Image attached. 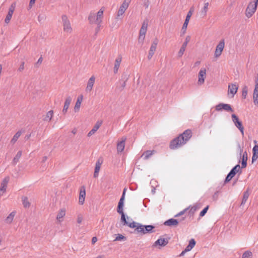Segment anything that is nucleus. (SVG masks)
<instances>
[{
	"instance_id": "f257e3e1",
	"label": "nucleus",
	"mask_w": 258,
	"mask_h": 258,
	"mask_svg": "<svg viewBox=\"0 0 258 258\" xmlns=\"http://www.w3.org/2000/svg\"><path fill=\"white\" fill-rule=\"evenodd\" d=\"M192 132L190 130H186L178 137L172 140L170 144V148L172 150L177 149L185 144L191 138Z\"/></svg>"
},
{
	"instance_id": "f03ea898",
	"label": "nucleus",
	"mask_w": 258,
	"mask_h": 258,
	"mask_svg": "<svg viewBox=\"0 0 258 258\" xmlns=\"http://www.w3.org/2000/svg\"><path fill=\"white\" fill-rule=\"evenodd\" d=\"M129 227L131 228H135V231L136 233L143 235L155 232L154 226L151 225H143L135 221L131 222L129 225Z\"/></svg>"
},
{
	"instance_id": "7ed1b4c3",
	"label": "nucleus",
	"mask_w": 258,
	"mask_h": 258,
	"mask_svg": "<svg viewBox=\"0 0 258 258\" xmlns=\"http://www.w3.org/2000/svg\"><path fill=\"white\" fill-rule=\"evenodd\" d=\"M104 9L101 8L100 10L96 14L94 12H90L88 16V21L90 24L101 23L103 17Z\"/></svg>"
},
{
	"instance_id": "20e7f679",
	"label": "nucleus",
	"mask_w": 258,
	"mask_h": 258,
	"mask_svg": "<svg viewBox=\"0 0 258 258\" xmlns=\"http://www.w3.org/2000/svg\"><path fill=\"white\" fill-rule=\"evenodd\" d=\"M258 2L256 1L249 3L245 11V15L247 18L251 17L256 11Z\"/></svg>"
},
{
	"instance_id": "39448f33",
	"label": "nucleus",
	"mask_w": 258,
	"mask_h": 258,
	"mask_svg": "<svg viewBox=\"0 0 258 258\" xmlns=\"http://www.w3.org/2000/svg\"><path fill=\"white\" fill-rule=\"evenodd\" d=\"M61 20L63 31L67 33H71L73 31V28L68 17L66 15H63L61 16Z\"/></svg>"
},
{
	"instance_id": "423d86ee",
	"label": "nucleus",
	"mask_w": 258,
	"mask_h": 258,
	"mask_svg": "<svg viewBox=\"0 0 258 258\" xmlns=\"http://www.w3.org/2000/svg\"><path fill=\"white\" fill-rule=\"evenodd\" d=\"M148 25V21H144L142 24V27L140 30L139 42H141V43H143L144 40L145 35L147 30Z\"/></svg>"
},
{
	"instance_id": "0eeeda50",
	"label": "nucleus",
	"mask_w": 258,
	"mask_h": 258,
	"mask_svg": "<svg viewBox=\"0 0 258 258\" xmlns=\"http://www.w3.org/2000/svg\"><path fill=\"white\" fill-rule=\"evenodd\" d=\"M232 120L235 126L238 128L241 133L242 136H244V127L242 125V122L239 120L238 117L235 114L231 115Z\"/></svg>"
},
{
	"instance_id": "6e6552de",
	"label": "nucleus",
	"mask_w": 258,
	"mask_h": 258,
	"mask_svg": "<svg viewBox=\"0 0 258 258\" xmlns=\"http://www.w3.org/2000/svg\"><path fill=\"white\" fill-rule=\"evenodd\" d=\"M224 46L225 41L224 39H222L219 42V43L216 46L214 53L215 57H218L221 55V53L224 49Z\"/></svg>"
},
{
	"instance_id": "1a4fd4ad",
	"label": "nucleus",
	"mask_w": 258,
	"mask_h": 258,
	"mask_svg": "<svg viewBox=\"0 0 258 258\" xmlns=\"http://www.w3.org/2000/svg\"><path fill=\"white\" fill-rule=\"evenodd\" d=\"M131 0H124L117 12V16H122L127 9Z\"/></svg>"
},
{
	"instance_id": "9d476101",
	"label": "nucleus",
	"mask_w": 258,
	"mask_h": 258,
	"mask_svg": "<svg viewBox=\"0 0 258 258\" xmlns=\"http://www.w3.org/2000/svg\"><path fill=\"white\" fill-rule=\"evenodd\" d=\"M215 109L217 111H221L223 109L227 111H233V110L229 104L224 103H219L217 104L215 107Z\"/></svg>"
},
{
	"instance_id": "9b49d317",
	"label": "nucleus",
	"mask_w": 258,
	"mask_h": 258,
	"mask_svg": "<svg viewBox=\"0 0 258 258\" xmlns=\"http://www.w3.org/2000/svg\"><path fill=\"white\" fill-rule=\"evenodd\" d=\"M184 219L185 217H182L179 220L171 218L165 221L164 225L168 226H176L178 224L179 221H181Z\"/></svg>"
},
{
	"instance_id": "f8f14e48",
	"label": "nucleus",
	"mask_w": 258,
	"mask_h": 258,
	"mask_svg": "<svg viewBox=\"0 0 258 258\" xmlns=\"http://www.w3.org/2000/svg\"><path fill=\"white\" fill-rule=\"evenodd\" d=\"M15 7H16V3H13L11 5L10 7L9 8L8 13V14L6 16V18L5 20V22L6 23L8 24L10 22V21L12 17L13 13L15 11Z\"/></svg>"
},
{
	"instance_id": "ddd939ff",
	"label": "nucleus",
	"mask_w": 258,
	"mask_h": 258,
	"mask_svg": "<svg viewBox=\"0 0 258 258\" xmlns=\"http://www.w3.org/2000/svg\"><path fill=\"white\" fill-rule=\"evenodd\" d=\"M9 180L10 177L9 176H7L2 181L0 187V196L3 195V194L6 191L7 187V184Z\"/></svg>"
},
{
	"instance_id": "4468645a",
	"label": "nucleus",
	"mask_w": 258,
	"mask_h": 258,
	"mask_svg": "<svg viewBox=\"0 0 258 258\" xmlns=\"http://www.w3.org/2000/svg\"><path fill=\"white\" fill-rule=\"evenodd\" d=\"M190 40V37L189 36H187L185 38V41L183 43L182 46L181 47L178 53V57H180L182 56V55L184 53V52L185 51V50L186 49V47L187 46V45L188 43L189 42Z\"/></svg>"
},
{
	"instance_id": "2eb2a0df",
	"label": "nucleus",
	"mask_w": 258,
	"mask_h": 258,
	"mask_svg": "<svg viewBox=\"0 0 258 258\" xmlns=\"http://www.w3.org/2000/svg\"><path fill=\"white\" fill-rule=\"evenodd\" d=\"M206 75V70L205 68L201 69L199 73V79H198V84L202 85L204 84L205 82V79Z\"/></svg>"
},
{
	"instance_id": "dca6fc26",
	"label": "nucleus",
	"mask_w": 258,
	"mask_h": 258,
	"mask_svg": "<svg viewBox=\"0 0 258 258\" xmlns=\"http://www.w3.org/2000/svg\"><path fill=\"white\" fill-rule=\"evenodd\" d=\"M194 10L193 8H190V10L188 11V12L187 14L185 21L183 23V25L182 28V30H183V33L184 32V31L186 30V29L187 28V25L188 24L189 19L192 14V13L194 12Z\"/></svg>"
},
{
	"instance_id": "f3484780",
	"label": "nucleus",
	"mask_w": 258,
	"mask_h": 258,
	"mask_svg": "<svg viewBox=\"0 0 258 258\" xmlns=\"http://www.w3.org/2000/svg\"><path fill=\"white\" fill-rule=\"evenodd\" d=\"M95 81V78L94 76H91L89 79L85 91L86 92H90L93 88Z\"/></svg>"
},
{
	"instance_id": "a211bd4d",
	"label": "nucleus",
	"mask_w": 258,
	"mask_h": 258,
	"mask_svg": "<svg viewBox=\"0 0 258 258\" xmlns=\"http://www.w3.org/2000/svg\"><path fill=\"white\" fill-rule=\"evenodd\" d=\"M253 103L258 105V78L255 80V85L253 94Z\"/></svg>"
},
{
	"instance_id": "6ab92c4d",
	"label": "nucleus",
	"mask_w": 258,
	"mask_h": 258,
	"mask_svg": "<svg viewBox=\"0 0 258 258\" xmlns=\"http://www.w3.org/2000/svg\"><path fill=\"white\" fill-rule=\"evenodd\" d=\"M126 188L123 189L122 196L119 200V201L118 203V206L117 208V211L123 210V205H124V201L125 199V195L126 191Z\"/></svg>"
},
{
	"instance_id": "aec40b11",
	"label": "nucleus",
	"mask_w": 258,
	"mask_h": 258,
	"mask_svg": "<svg viewBox=\"0 0 258 258\" xmlns=\"http://www.w3.org/2000/svg\"><path fill=\"white\" fill-rule=\"evenodd\" d=\"M126 188L123 189L122 196L119 200V201L118 203V206L117 208V211L123 210V205H124V201L125 199V195L126 191Z\"/></svg>"
},
{
	"instance_id": "412c9836",
	"label": "nucleus",
	"mask_w": 258,
	"mask_h": 258,
	"mask_svg": "<svg viewBox=\"0 0 258 258\" xmlns=\"http://www.w3.org/2000/svg\"><path fill=\"white\" fill-rule=\"evenodd\" d=\"M238 86L235 84H231L228 85V94H231V97H233L234 95L237 93L238 90Z\"/></svg>"
},
{
	"instance_id": "4be33fe9",
	"label": "nucleus",
	"mask_w": 258,
	"mask_h": 258,
	"mask_svg": "<svg viewBox=\"0 0 258 258\" xmlns=\"http://www.w3.org/2000/svg\"><path fill=\"white\" fill-rule=\"evenodd\" d=\"M122 60V57L120 55H119L115 60L114 66L113 68V72L114 74H116L118 72L119 68L121 62Z\"/></svg>"
},
{
	"instance_id": "5701e85b",
	"label": "nucleus",
	"mask_w": 258,
	"mask_h": 258,
	"mask_svg": "<svg viewBox=\"0 0 258 258\" xmlns=\"http://www.w3.org/2000/svg\"><path fill=\"white\" fill-rule=\"evenodd\" d=\"M86 196V191L84 186H82L80 191L79 202L81 205H83L84 203Z\"/></svg>"
},
{
	"instance_id": "b1692460",
	"label": "nucleus",
	"mask_w": 258,
	"mask_h": 258,
	"mask_svg": "<svg viewBox=\"0 0 258 258\" xmlns=\"http://www.w3.org/2000/svg\"><path fill=\"white\" fill-rule=\"evenodd\" d=\"M72 97L71 96H68L67 98L66 99V100L64 101L63 108L62 109V113L63 114H66L68 111V109L69 107V106L71 104V102L72 101Z\"/></svg>"
},
{
	"instance_id": "393cba45",
	"label": "nucleus",
	"mask_w": 258,
	"mask_h": 258,
	"mask_svg": "<svg viewBox=\"0 0 258 258\" xmlns=\"http://www.w3.org/2000/svg\"><path fill=\"white\" fill-rule=\"evenodd\" d=\"M168 243V240L166 239H165L164 238H160L158 239L157 240H156L154 243L153 244V246H156L158 245L161 246H164L166 245Z\"/></svg>"
},
{
	"instance_id": "a878e982",
	"label": "nucleus",
	"mask_w": 258,
	"mask_h": 258,
	"mask_svg": "<svg viewBox=\"0 0 258 258\" xmlns=\"http://www.w3.org/2000/svg\"><path fill=\"white\" fill-rule=\"evenodd\" d=\"M102 124L101 121H98L93 126V128L88 133V136L90 137L93 135L99 129Z\"/></svg>"
},
{
	"instance_id": "bb28decb",
	"label": "nucleus",
	"mask_w": 258,
	"mask_h": 258,
	"mask_svg": "<svg viewBox=\"0 0 258 258\" xmlns=\"http://www.w3.org/2000/svg\"><path fill=\"white\" fill-rule=\"evenodd\" d=\"M125 140V138H122V141L118 142L116 148L117 151L118 153L122 152L124 150Z\"/></svg>"
},
{
	"instance_id": "cd10ccee",
	"label": "nucleus",
	"mask_w": 258,
	"mask_h": 258,
	"mask_svg": "<svg viewBox=\"0 0 258 258\" xmlns=\"http://www.w3.org/2000/svg\"><path fill=\"white\" fill-rule=\"evenodd\" d=\"M117 213L121 215L120 221L122 223L123 225H127L129 227V225L131 223H128L126 221L125 214L123 212V210L117 211Z\"/></svg>"
},
{
	"instance_id": "c85d7f7f",
	"label": "nucleus",
	"mask_w": 258,
	"mask_h": 258,
	"mask_svg": "<svg viewBox=\"0 0 258 258\" xmlns=\"http://www.w3.org/2000/svg\"><path fill=\"white\" fill-rule=\"evenodd\" d=\"M247 153L246 151L242 155L241 168H244L247 166Z\"/></svg>"
},
{
	"instance_id": "c756f323",
	"label": "nucleus",
	"mask_w": 258,
	"mask_h": 258,
	"mask_svg": "<svg viewBox=\"0 0 258 258\" xmlns=\"http://www.w3.org/2000/svg\"><path fill=\"white\" fill-rule=\"evenodd\" d=\"M102 164V161L100 162L99 160H98L95 164V171L94 173V177H97L98 176V173L100 169L101 165Z\"/></svg>"
},
{
	"instance_id": "7c9ffc66",
	"label": "nucleus",
	"mask_w": 258,
	"mask_h": 258,
	"mask_svg": "<svg viewBox=\"0 0 258 258\" xmlns=\"http://www.w3.org/2000/svg\"><path fill=\"white\" fill-rule=\"evenodd\" d=\"M158 40L157 38L155 39L150 47L149 52L154 54L157 46L158 45Z\"/></svg>"
},
{
	"instance_id": "2f4dec72",
	"label": "nucleus",
	"mask_w": 258,
	"mask_h": 258,
	"mask_svg": "<svg viewBox=\"0 0 258 258\" xmlns=\"http://www.w3.org/2000/svg\"><path fill=\"white\" fill-rule=\"evenodd\" d=\"M66 215V210L63 209H60L56 216V219L59 221L61 222L62 221V218Z\"/></svg>"
},
{
	"instance_id": "473e14b6",
	"label": "nucleus",
	"mask_w": 258,
	"mask_h": 258,
	"mask_svg": "<svg viewBox=\"0 0 258 258\" xmlns=\"http://www.w3.org/2000/svg\"><path fill=\"white\" fill-rule=\"evenodd\" d=\"M209 5V4L208 2L205 3L204 4V7L202 9L201 11V14L203 17H205L207 15Z\"/></svg>"
},
{
	"instance_id": "72a5a7b5",
	"label": "nucleus",
	"mask_w": 258,
	"mask_h": 258,
	"mask_svg": "<svg viewBox=\"0 0 258 258\" xmlns=\"http://www.w3.org/2000/svg\"><path fill=\"white\" fill-rule=\"evenodd\" d=\"M154 152V150H147L143 153L142 157H143L144 159L147 160L153 154Z\"/></svg>"
},
{
	"instance_id": "f704fd0d",
	"label": "nucleus",
	"mask_w": 258,
	"mask_h": 258,
	"mask_svg": "<svg viewBox=\"0 0 258 258\" xmlns=\"http://www.w3.org/2000/svg\"><path fill=\"white\" fill-rule=\"evenodd\" d=\"M22 134V131H18L15 135L13 136V138L11 139V143L13 144H14L18 140L19 138L21 136Z\"/></svg>"
},
{
	"instance_id": "c9c22d12",
	"label": "nucleus",
	"mask_w": 258,
	"mask_h": 258,
	"mask_svg": "<svg viewBox=\"0 0 258 258\" xmlns=\"http://www.w3.org/2000/svg\"><path fill=\"white\" fill-rule=\"evenodd\" d=\"M16 212H11L9 215L6 218L5 221L7 223L10 224L12 222L14 217L15 216Z\"/></svg>"
},
{
	"instance_id": "e433bc0d",
	"label": "nucleus",
	"mask_w": 258,
	"mask_h": 258,
	"mask_svg": "<svg viewBox=\"0 0 258 258\" xmlns=\"http://www.w3.org/2000/svg\"><path fill=\"white\" fill-rule=\"evenodd\" d=\"M22 154V152L21 151H19L15 156V157L14 158L12 163L14 165H16L19 161V159H20L21 156Z\"/></svg>"
},
{
	"instance_id": "4c0bfd02",
	"label": "nucleus",
	"mask_w": 258,
	"mask_h": 258,
	"mask_svg": "<svg viewBox=\"0 0 258 258\" xmlns=\"http://www.w3.org/2000/svg\"><path fill=\"white\" fill-rule=\"evenodd\" d=\"M53 115V111L52 110H50L47 113L45 117L43 119L45 121H50L52 118Z\"/></svg>"
},
{
	"instance_id": "58836bf2",
	"label": "nucleus",
	"mask_w": 258,
	"mask_h": 258,
	"mask_svg": "<svg viewBox=\"0 0 258 258\" xmlns=\"http://www.w3.org/2000/svg\"><path fill=\"white\" fill-rule=\"evenodd\" d=\"M23 205L25 208H29L30 206V203L28 201V198L26 197L22 198Z\"/></svg>"
},
{
	"instance_id": "ea45409f",
	"label": "nucleus",
	"mask_w": 258,
	"mask_h": 258,
	"mask_svg": "<svg viewBox=\"0 0 258 258\" xmlns=\"http://www.w3.org/2000/svg\"><path fill=\"white\" fill-rule=\"evenodd\" d=\"M249 193L248 191H245L243 194L242 200L241 203V205H244L245 203L246 202L248 197H249Z\"/></svg>"
},
{
	"instance_id": "a19ab883",
	"label": "nucleus",
	"mask_w": 258,
	"mask_h": 258,
	"mask_svg": "<svg viewBox=\"0 0 258 258\" xmlns=\"http://www.w3.org/2000/svg\"><path fill=\"white\" fill-rule=\"evenodd\" d=\"M235 175V174H234L233 173V171L230 170L225 178V182L226 183L229 182L234 176Z\"/></svg>"
},
{
	"instance_id": "79ce46f5",
	"label": "nucleus",
	"mask_w": 258,
	"mask_h": 258,
	"mask_svg": "<svg viewBox=\"0 0 258 258\" xmlns=\"http://www.w3.org/2000/svg\"><path fill=\"white\" fill-rule=\"evenodd\" d=\"M252 253L250 251H245L242 255V258H252Z\"/></svg>"
},
{
	"instance_id": "37998d69",
	"label": "nucleus",
	"mask_w": 258,
	"mask_h": 258,
	"mask_svg": "<svg viewBox=\"0 0 258 258\" xmlns=\"http://www.w3.org/2000/svg\"><path fill=\"white\" fill-rule=\"evenodd\" d=\"M126 240V237L120 234H118L114 241H121Z\"/></svg>"
},
{
	"instance_id": "c03bdc74",
	"label": "nucleus",
	"mask_w": 258,
	"mask_h": 258,
	"mask_svg": "<svg viewBox=\"0 0 258 258\" xmlns=\"http://www.w3.org/2000/svg\"><path fill=\"white\" fill-rule=\"evenodd\" d=\"M240 167L239 164L236 165L231 170V171H233V173L234 174H236L237 172H238L240 170Z\"/></svg>"
},
{
	"instance_id": "a18cd8bd",
	"label": "nucleus",
	"mask_w": 258,
	"mask_h": 258,
	"mask_svg": "<svg viewBox=\"0 0 258 258\" xmlns=\"http://www.w3.org/2000/svg\"><path fill=\"white\" fill-rule=\"evenodd\" d=\"M247 94V88L246 86H245L243 88L242 91V96L243 98H246Z\"/></svg>"
},
{
	"instance_id": "49530a36",
	"label": "nucleus",
	"mask_w": 258,
	"mask_h": 258,
	"mask_svg": "<svg viewBox=\"0 0 258 258\" xmlns=\"http://www.w3.org/2000/svg\"><path fill=\"white\" fill-rule=\"evenodd\" d=\"M122 78L123 80V82L121 84L122 90L126 86V82L128 79V77L126 75L122 76Z\"/></svg>"
},
{
	"instance_id": "de8ad7c7",
	"label": "nucleus",
	"mask_w": 258,
	"mask_h": 258,
	"mask_svg": "<svg viewBox=\"0 0 258 258\" xmlns=\"http://www.w3.org/2000/svg\"><path fill=\"white\" fill-rule=\"evenodd\" d=\"M209 209V206H206L200 213V217H203L206 213L207 212V211Z\"/></svg>"
},
{
	"instance_id": "09e8293b",
	"label": "nucleus",
	"mask_w": 258,
	"mask_h": 258,
	"mask_svg": "<svg viewBox=\"0 0 258 258\" xmlns=\"http://www.w3.org/2000/svg\"><path fill=\"white\" fill-rule=\"evenodd\" d=\"M252 154L258 156V146L255 145L252 149Z\"/></svg>"
},
{
	"instance_id": "8fccbe9b",
	"label": "nucleus",
	"mask_w": 258,
	"mask_h": 258,
	"mask_svg": "<svg viewBox=\"0 0 258 258\" xmlns=\"http://www.w3.org/2000/svg\"><path fill=\"white\" fill-rule=\"evenodd\" d=\"M81 104V103H80V102H76V104H75V105L74 107V110L75 112H77L79 110V109L80 108Z\"/></svg>"
},
{
	"instance_id": "3c124183",
	"label": "nucleus",
	"mask_w": 258,
	"mask_h": 258,
	"mask_svg": "<svg viewBox=\"0 0 258 258\" xmlns=\"http://www.w3.org/2000/svg\"><path fill=\"white\" fill-rule=\"evenodd\" d=\"M188 245H190V246L193 248L196 245V241L195 239L193 238L191 239L189 241Z\"/></svg>"
},
{
	"instance_id": "603ef678",
	"label": "nucleus",
	"mask_w": 258,
	"mask_h": 258,
	"mask_svg": "<svg viewBox=\"0 0 258 258\" xmlns=\"http://www.w3.org/2000/svg\"><path fill=\"white\" fill-rule=\"evenodd\" d=\"M187 209L188 208L185 209L184 210H182V211L180 212L179 213L175 215L174 217H178L180 216L183 215L185 213V211L187 210Z\"/></svg>"
},
{
	"instance_id": "864d4df0",
	"label": "nucleus",
	"mask_w": 258,
	"mask_h": 258,
	"mask_svg": "<svg viewBox=\"0 0 258 258\" xmlns=\"http://www.w3.org/2000/svg\"><path fill=\"white\" fill-rule=\"evenodd\" d=\"M97 24V27L96 28H95V34H97L100 30V27H101V23H96Z\"/></svg>"
},
{
	"instance_id": "5fc2aeb1",
	"label": "nucleus",
	"mask_w": 258,
	"mask_h": 258,
	"mask_svg": "<svg viewBox=\"0 0 258 258\" xmlns=\"http://www.w3.org/2000/svg\"><path fill=\"white\" fill-rule=\"evenodd\" d=\"M82 220H83V216L80 214L78 215V217H77V223L79 224H80V223H81Z\"/></svg>"
},
{
	"instance_id": "6e6d98bb",
	"label": "nucleus",
	"mask_w": 258,
	"mask_h": 258,
	"mask_svg": "<svg viewBox=\"0 0 258 258\" xmlns=\"http://www.w3.org/2000/svg\"><path fill=\"white\" fill-rule=\"evenodd\" d=\"M24 63H25L24 62H22L21 63V64H20V67H19V69L18 70V71L22 72L24 70Z\"/></svg>"
},
{
	"instance_id": "4d7b16f0",
	"label": "nucleus",
	"mask_w": 258,
	"mask_h": 258,
	"mask_svg": "<svg viewBox=\"0 0 258 258\" xmlns=\"http://www.w3.org/2000/svg\"><path fill=\"white\" fill-rule=\"evenodd\" d=\"M36 0H30L29 4V9H30L34 5Z\"/></svg>"
},
{
	"instance_id": "13d9d810",
	"label": "nucleus",
	"mask_w": 258,
	"mask_h": 258,
	"mask_svg": "<svg viewBox=\"0 0 258 258\" xmlns=\"http://www.w3.org/2000/svg\"><path fill=\"white\" fill-rule=\"evenodd\" d=\"M83 99V96L82 95H81L78 97L77 100L76 102L82 103Z\"/></svg>"
},
{
	"instance_id": "bf43d9fd",
	"label": "nucleus",
	"mask_w": 258,
	"mask_h": 258,
	"mask_svg": "<svg viewBox=\"0 0 258 258\" xmlns=\"http://www.w3.org/2000/svg\"><path fill=\"white\" fill-rule=\"evenodd\" d=\"M197 209H198V207L196 206H194L191 208L190 211L192 213H194L195 211H197Z\"/></svg>"
},
{
	"instance_id": "052dcab7",
	"label": "nucleus",
	"mask_w": 258,
	"mask_h": 258,
	"mask_svg": "<svg viewBox=\"0 0 258 258\" xmlns=\"http://www.w3.org/2000/svg\"><path fill=\"white\" fill-rule=\"evenodd\" d=\"M257 158H258V156L252 154V162H253V161L256 160Z\"/></svg>"
},
{
	"instance_id": "680f3d73",
	"label": "nucleus",
	"mask_w": 258,
	"mask_h": 258,
	"mask_svg": "<svg viewBox=\"0 0 258 258\" xmlns=\"http://www.w3.org/2000/svg\"><path fill=\"white\" fill-rule=\"evenodd\" d=\"M192 247H191L190 246V245H189L188 244V245H187V246L186 247V248H185V251H190V250H191V249H192Z\"/></svg>"
},
{
	"instance_id": "e2e57ef3",
	"label": "nucleus",
	"mask_w": 258,
	"mask_h": 258,
	"mask_svg": "<svg viewBox=\"0 0 258 258\" xmlns=\"http://www.w3.org/2000/svg\"><path fill=\"white\" fill-rule=\"evenodd\" d=\"M97 240V237H93L92 238V243L93 244H94Z\"/></svg>"
},
{
	"instance_id": "0e129e2a",
	"label": "nucleus",
	"mask_w": 258,
	"mask_h": 258,
	"mask_svg": "<svg viewBox=\"0 0 258 258\" xmlns=\"http://www.w3.org/2000/svg\"><path fill=\"white\" fill-rule=\"evenodd\" d=\"M42 60H43V58H42V57H40L38 59V61H37V64H41V63H42Z\"/></svg>"
},
{
	"instance_id": "69168bd1",
	"label": "nucleus",
	"mask_w": 258,
	"mask_h": 258,
	"mask_svg": "<svg viewBox=\"0 0 258 258\" xmlns=\"http://www.w3.org/2000/svg\"><path fill=\"white\" fill-rule=\"evenodd\" d=\"M153 55H154V54L149 52L148 56V58L149 59H150L152 57Z\"/></svg>"
},
{
	"instance_id": "338daca9",
	"label": "nucleus",
	"mask_w": 258,
	"mask_h": 258,
	"mask_svg": "<svg viewBox=\"0 0 258 258\" xmlns=\"http://www.w3.org/2000/svg\"><path fill=\"white\" fill-rule=\"evenodd\" d=\"M47 159V157L46 156L43 157V159H42V162H45Z\"/></svg>"
},
{
	"instance_id": "774afa93",
	"label": "nucleus",
	"mask_w": 258,
	"mask_h": 258,
	"mask_svg": "<svg viewBox=\"0 0 258 258\" xmlns=\"http://www.w3.org/2000/svg\"><path fill=\"white\" fill-rule=\"evenodd\" d=\"M186 252H187V251H185V250L184 249V250L183 251H182L181 252V253L180 254V256H182V255H184V254Z\"/></svg>"
}]
</instances>
